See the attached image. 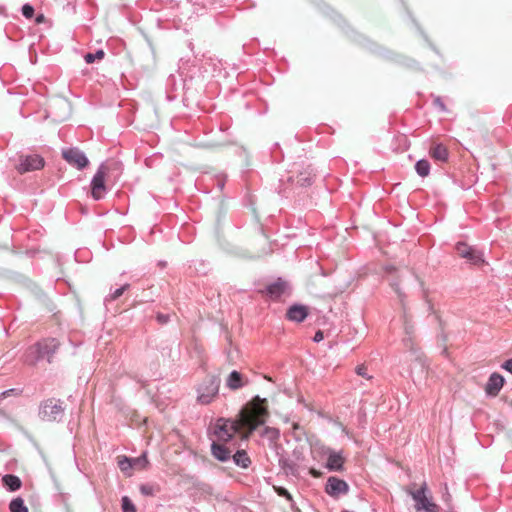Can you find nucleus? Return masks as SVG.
<instances>
[{"instance_id":"nucleus-9","label":"nucleus","mask_w":512,"mask_h":512,"mask_svg":"<svg viewBox=\"0 0 512 512\" xmlns=\"http://www.w3.org/2000/svg\"><path fill=\"white\" fill-rule=\"evenodd\" d=\"M106 180L107 178L104 174V171L99 166L90 183L91 196L94 200L99 201L105 197L107 193V188L105 185Z\"/></svg>"},{"instance_id":"nucleus-23","label":"nucleus","mask_w":512,"mask_h":512,"mask_svg":"<svg viewBox=\"0 0 512 512\" xmlns=\"http://www.w3.org/2000/svg\"><path fill=\"white\" fill-rule=\"evenodd\" d=\"M415 170L421 177H426L430 173V163L426 159H420L415 164Z\"/></svg>"},{"instance_id":"nucleus-8","label":"nucleus","mask_w":512,"mask_h":512,"mask_svg":"<svg viewBox=\"0 0 512 512\" xmlns=\"http://www.w3.org/2000/svg\"><path fill=\"white\" fill-rule=\"evenodd\" d=\"M62 157L67 163L76 167L78 170H83L89 164V160L84 152L77 147L63 150Z\"/></svg>"},{"instance_id":"nucleus-3","label":"nucleus","mask_w":512,"mask_h":512,"mask_svg":"<svg viewBox=\"0 0 512 512\" xmlns=\"http://www.w3.org/2000/svg\"><path fill=\"white\" fill-rule=\"evenodd\" d=\"M63 402L60 399L49 398L39 405L38 415L43 421L58 422L64 415Z\"/></svg>"},{"instance_id":"nucleus-17","label":"nucleus","mask_w":512,"mask_h":512,"mask_svg":"<svg viewBox=\"0 0 512 512\" xmlns=\"http://www.w3.org/2000/svg\"><path fill=\"white\" fill-rule=\"evenodd\" d=\"M345 459L341 452L329 451L326 462V468L329 471H342L344 469Z\"/></svg>"},{"instance_id":"nucleus-41","label":"nucleus","mask_w":512,"mask_h":512,"mask_svg":"<svg viewBox=\"0 0 512 512\" xmlns=\"http://www.w3.org/2000/svg\"><path fill=\"white\" fill-rule=\"evenodd\" d=\"M42 19H43V15H40V16L37 17L36 21L39 23V22L42 21Z\"/></svg>"},{"instance_id":"nucleus-27","label":"nucleus","mask_w":512,"mask_h":512,"mask_svg":"<svg viewBox=\"0 0 512 512\" xmlns=\"http://www.w3.org/2000/svg\"><path fill=\"white\" fill-rule=\"evenodd\" d=\"M117 464L120 470L125 473L130 471L134 467L132 463V458H128L126 456H119L117 458Z\"/></svg>"},{"instance_id":"nucleus-30","label":"nucleus","mask_w":512,"mask_h":512,"mask_svg":"<svg viewBox=\"0 0 512 512\" xmlns=\"http://www.w3.org/2000/svg\"><path fill=\"white\" fill-rule=\"evenodd\" d=\"M123 512H136V507L128 496H123L121 499Z\"/></svg>"},{"instance_id":"nucleus-28","label":"nucleus","mask_w":512,"mask_h":512,"mask_svg":"<svg viewBox=\"0 0 512 512\" xmlns=\"http://www.w3.org/2000/svg\"><path fill=\"white\" fill-rule=\"evenodd\" d=\"M140 492L142 495L144 496H154L157 492H159V487L158 486H155L153 484H141L140 487Z\"/></svg>"},{"instance_id":"nucleus-21","label":"nucleus","mask_w":512,"mask_h":512,"mask_svg":"<svg viewBox=\"0 0 512 512\" xmlns=\"http://www.w3.org/2000/svg\"><path fill=\"white\" fill-rule=\"evenodd\" d=\"M2 483L9 491L12 492L19 490L22 486L20 478L13 474L4 475L2 477Z\"/></svg>"},{"instance_id":"nucleus-36","label":"nucleus","mask_w":512,"mask_h":512,"mask_svg":"<svg viewBox=\"0 0 512 512\" xmlns=\"http://www.w3.org/2000/svg\"><path fill=\"white\" fill-rule=\"evenodd\" d=\"M324 338V334H323V331L322 330H318L316 331L314 337H313V341L316 342V343H319L320 341H322Z\"/></svg>"},{"instance_id":"nucleus-16","label":"nucleus","mask_w":512,"mask_h":512,"mask_svg":"<svg viewBox=\"0 0 512 512\" xmlns=\"http://www.w3.org/2000/svg\"><path fill=\"white\" fill-rule=\"evenodd\" d=\"M249 380L243 374L238 372L237 370H233L230 372L228 377L226 378V386L232 391L241 389L248 385Z\"/></svg>"},{"instance_id":"nucleus-2","label":"nucleus","mask_w":512,"mask_h":512,"mask_svg":"<svg viewBox=\"0 0 512 512\" xmlns=\"http://www.w3.org/2000/svg\"><path fill=\"white\" fill-rule=\"evenodd\" d=\"M220 383L219 376H207L197 387V402L202 405L210 404L219 393Z\"/></svg>"},{"instance_id":"nucleus-42","label":"nucleus","mask_w":512,"mask_h":512,"mask_svg":"<svg viewBox=\"0 0 512 512\" xmlns=\"http://www.w3.org/2000/svg\"><path fill=\"white\" fill-rule=\"evenodd\" d=\"M159 265H160L161 267H165L166 262L160 261V262H159Z\"/></svg>"},{"instance_id":"nucleus-31","label":"nucleus","mask_w":512,"mask_h":512,"mask_svg":"<svg viewBox=\"0 0 512 512\" xmlns=\"http://www.w3.org/2000/svg\"><path fill=\"white\" fill-rule=\"evenodd\" d=\"M132 463L134 467L138 468H146L149 464L145 453L137 458H132Z\"/></svg>"},{"instance_id":"nucleus-33","label":"nucleus","mask_w":512,"mask_h":512,"mask_svg":"<svg viewBox=\"0 0 512 512\" xmlns=\"http://www.w3.org/2000/svg\"><path fill=\"white\" fill-rule=\"evenodd\" d=\"M433 104L435 107L439 108L440 111L446 112L447 108L444 104L442 98L440 96H433Z\"/></svg>"},{"instance_id":"nucleus-18","label":"nucleus","mask_w":512,"mask_h":512,"mask_svg":"<svg viewBox=\"0 0 512 512\" xmlns=\"http://www.w3.org/2000/svg\"><path fill=\"white\" fill-rule=\"evenodd\" d=\"M211 453L214 458L221 462L228 461L231 457V450L224 444L215 441L211 444Z\"/></svg>"},{"instance_id":"nucleus-34","label":"nucleus","mask_w":512,"mask_h":512,"mask_svg":"<svg viewBox=\"0 0 512 512\" xmlns=\"http://www.w3.org/2000/svg\"><path fill=\"white\" fill-rule=\"evenodd\" d=\"M156 320L161 325L167 324L170 321V315L169 314H163V313H157L156 314Z\"/></svg>"},{"instance_id":"nucleus-1","label":"nucleus","mask_w":512,"mask_h":512,"mask_svg":"<svg viewBox=\"0 0 512 512\" xmlns=\"http://www.w3.org/2000/svg\"><path fill=\"white\" fill-rule=\"evenodd\" d=\"M267 416L266 399L257 395L242 407L238 414V419H217L213 433L219 442L225 443L230 441L234 434L241 430H246L248 434L253 433L259 426L265 423Z\"/></svg>"},{"instance_id":"nucleus-20","label":"nucleus","mask_w":512,"mask_h":512,"mask_svg":"<svg viewBox=\"0 0 512 512\" xmlns=\"http://www.w3.org/2000/svg\"><path fill=\"white\" fill-rule=\"evenodd\" d=\"M431 157L440 162H447L449 158V151L443 144H436L430 148Z\"/></svg>"},{"instance_id":"nucleus-38","label":"nucleus","mask_w":512,"mask_h":512,"mask_svg":"<svg viewBox=\"0 0 512 512\" xmlns=\"http://www.w3.org/2000/svg\"><path fill=\"white\" fill-rule=\"evenodd\" d=\"M502 368L507 370L508 372H510L512 374V358L508 359L507 361H505L502 364Z\"/></svg>"},{"instance_id":"nucleus-15","label":"nucleus","mask_w":512,"mask_h":512,"mask_svg":"<svg viewBox=\"0 0 512 512\" xmlns=\"http://www.w3.org/2000/svg\"><path fill=\"white\" fill-rule=\"evenodd\" d=\"M41 344L39 341L29 346L24 354L23 361L28 366H35L39 361L43 360V355H40Z\"/></svg>"},{"instance_id":"nucleus-5","label":"nucleus","mask_w":512,"mask_h":512,"mask_svg":"<svg viewBox=\"0 0 512 512\" xmlns=\"http://www.w3.org/2000/svg\"><path fill=\"white\" fill-rule=\"evenodd\" d=\"M290 292L289 283L279 277L275 282L268 284L260 293L266 295L273 301L279 300L282 296L288 295Z\"/></svg>"},{"instance_id":"nucleus-19","label":"nucleus","mask_w":512,"mask_h":512,"mask_svg":"<svg viewBox=\"0 0 512 512\" xmlns=\"http://www.w3.org/2000/svg\"><path fill=\"white\" fill-rule=\"evenodd\" d=\"M279 467L281 468V470L288 476V475H292V476H296L297 473H298V465L296 464V462L292 459H290L289 457H285V456H281L279 458Z\"/></svg>"},{"instance_id":"nucleus-4","label":"nucleus","mask_w":512,"mask_h":512,"mask_svg":"<svg viewBox=\"0 0 512 512\" xmlns=\"http://www.w3.org/2000/svg\"><path fill=\"white\" fill-rule=\"evenodd\" d=\"M426 490L427 485L426 483H423V485L418 490L410 492V495L416 502V510L419 512H438V506L425 495Z\"/></svg>"},{"instance_id":"nucleus-26","label":"nucleus","mask_w":512,"mask_h":512,"mask_svg":"<svg viewBox=\"0 0 512 512\" xmlns=\"http://www.w3.org/2000/svg\"><path fill=\"white\" fill-rule=\"evenodd\" d=\"M130 288V284L126 283L124 284L123 286L115 289L114 291H112L109 295H107L105 297V303L107 302H112V301H115L116 299H118L120 296L123 295V293L128 290Z\"/></svg>"},{"instance_id":"nucleus-10","label":"nucleus","mask_w":512,"mask_h":512,"mask_svg":"<svg viewBox=\"0 0 512 512\" xmlns=\"http://www.w3.org/2000/svg\"><path fill=\"white\" fill-rule=\"evenodd\" d=\"M325 492L330 497L338 499L349 492V485L346 481L336 476H330L325 484Z\"/></svg>"},{"instance_id":"nucleus-25","label":"nucleus","mask_w":512,"mask_h":512,"mask_svg":"<svg viewBox=\"0 0 512 512\" xmlns=\"http://www.w3.org/2000/svg\"><path fill=\"white\" fill-rule=\"evenodd\" d=\"M10 512H29L21 497L14 498L9 504Z\"/></svg>"},{"instance_id":"nucleus-35","label":"nucleus","mask_w":512,"mask_h":512,"mask_svg":"<svg viewBox=\"0 0 512 512\" xmlns=\"http://www.w3.org/2000/svg\"><path fill=\"white\" fill-rule=\"evenodd\" d=\"M357 375L364 377L366 379H370L371 377L367 374V368L365 365H358L355 369Z\"/></svg>"},{"instance_id":"nucleus-22","label":"nucleus","mask_w":512,"mask_h":512,"mask_svg":"<svg viewBox=\"0 0 512 512\" xmlns=\"http://www.w3.org/2000/svg\"><path fill=\"white\" fill-rule=\"evenodd\" d=\"M233 462L241 467V468H248L251 464V460L247 454V452L245 450H238L234 455H233Z\"/></svg>"},{"instance_id":"nucleus-13","label":"nucleus","mask_w":512,"mask_h":512,"mask_svg":"<svg viewBox=\"0 0 512 512\" xmlns=\"http://www.w3.org/2000/svg\"><path fill=\"white\" fill-rule=\"evenodd\" d=\"M504 377L496 372L492 373L486 383L485 392L488 396L495 397L504 385Z\"/></svg>"},{"instance_id":"nucleus-24","label":"nucleus","mask_w":512,"mask_h":512,"mask_svg":"<svg viewBox=\"0 0 512 512\" xmlns=\"http://www.w3.org/2000/svg\"><path fill=\"white\" fill-rule=\"evenodd\" d=\"M314 182V175L310 172H302L296 177V185L301 187H307L312 185Z\"/></svg>"},{"instance_id":"nucleus-29","label":"nucleus","mask_w":512,"mask_h":512,"mask_svg":"<svg viewBox=\"0 0 512 512\" xmlns=\"http://www.w3.org/2000/svg\"><path fill=\"white\" fill-rule=\"evenodd\" d=\"M105 56V52L102 49L97 50L95 53H87L84 56V60L87 64H92L96 60H102Z\"/></svg>"},{"instance_id":"nucleus-11","label":"nucleus","mask_w":512,"mask_h":512,"mask_svg":"<svg viewBox=\"0 0 512 512\" xmlns=\"http://www.w3.org/2000/svg\"><path fill=\"white\" fill-rule=\"evenodd\" d=\"M104 174L107 178V181L117 182L122 175L123 165L118 160H108L100 165Z\"/></svg>"},{"instance_id":"nucleus-7","label":"nucleus","mask_w":512,"mask_h":512,"mask_svg":"<svg viewBox=\"0 0 512 512\" xmlns=\"http://www.w3.org/2000/svg\"><path fill=\"white\" fill-rule=\"evenodd\" d=\"M455 250L459 257L466 259L470 264L479 265L484 262L483 253L465 242H458Z\"/></svg>"},{"instance_id":"nucleus-43","label":"nucleus","mask_w":512,"mask_h":512,"mask_svg":"<svg viewBox=\"0 0 512 512\" xmlns=\"http://www.w3.org/2000/svg\"><path fill=\"white\" fill-rule=\"evenodd\" d=\"M410 340H411L410 338H405L404 339L405 344L407 345V341H410Z\"/></svg>"},{"instance_id":"nucleus-12","label":"nucleus","mask_w":512,"mask_h":512,"mask_svg":"<svg viewBox=\"0 0 512 512\" xmlns=\"http://www.w3.org/2000/svg\"><path fill=\"white\" fill-rule=\"evenodd\" d=\"M41 344L40 355H43V360L46 359L48 363H52L53 356L60 346V342L56 338H43L39 340Z\"/></svg>"},{"instance_id":"nucleus-14","label":"nucleus","mask_w":512,"mask_h":512,"mask_svg":"<svg viewBox=\"0 0 512 512\" xmlns=\"http://www.w3.org/2000/svg\"><path fill=\"white\" fill-rule=\"evenodd\" d=\"M308 314L309 311L305 305L293 304L287 309L286 318L289 321L301 323L307 318Z\"/></svg>"},{"instance_id":"nucleus-39","label":"nucleus","mask_w":512,"mask_h":512,"mask_svg":"<svg viewBox=\"0 0 512 512\" xmlns=\"http://www.w3.org/2000/svg\"><path fill=\"white\" fill-rule=\"evenodd\" d=\"M12 392H14V389L6 390L2 394H3V396H8V395H11Z\"/></svg>"},{"instance_id":"nucleus-6","label":"nucleus","mask_w":512,"mask_h":512,"mask_svg":"<svg viewBox=\"0 0 512 512\" xmlns=\"http://www.w3.org/2000/svg\"><path fill=\"white\" fill-rule=\"evenodd\" d=\"M45 161L38 154L21 155L16 169L20 174L40 170L44 167Z\"/></svg>"},{"instance_id":"nucleus-40","label":"nucleus","mask_w":512,"mask_h":512,"mask_svg":"<svg viewBox=\"0 0 512 512\" xmlns=\"http://www.w3.org/2000/svg\"><path fill=\"white\" fill-rule=\"evenodd\" d=\"M394 290L399 294V296L401 297V292L399 290V287L397 284L394 285Z\"/></svg>"},{"instance_id":"nucleus-37","label":"nucleus","mask_w":512,"mask_h":512,"mask_svg":"<svg viewBox=\"0 0 512 512\" xmlns=\"http://www.w3.org/2000/svg\"><path fill=\"white\" fill-rule=\"evenodd\" d=\"M404 328H405L406 334L409 336L414 332L413 325L409 324L407 320H405Z\"/></svg>"},{"instance_id":"nucleus-32","label":"nucleus","mask_w":512,"mask_h":512,"mask_svg":"<svg viewBox=\"0 0 512 512\" xmlns=\"http://www.w3.org/2000/svg\"><path fill=\"white\" fill-rule=\"evenodd\" d=\"M22 15L27 18L31 19L34 16V7L30 5L29 3H26L21 8Z\"/></svg>"}]
</instances>
